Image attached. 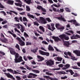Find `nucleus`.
<instances>
[{
  "label": "nucleus",
  "mask_w": 80,
  "mask_h": 80,
  "mask_svg": "<svg viewBox=\"0 0 80 80\" xmlns=\"http://www.w3.org/2000/svg\"><path fill=\"white\" fill-rule=\"evenodd\" d=\"M15 59H14L15 62V63H19L21 62H23L22 59V57L20 56L19 57V54L18 53H16L15 55ZM19 57V58H18Z\"/></svg>",
  "instance_id": "obj_1"
},
{
  "label": "nucleus",
  "mask_w": 80,
  "mask_h": 80,
  "mask_svg": "<svg viewBox=\"0 0 80 80\" xmlns=\"http://www.w3.org/2000/svg\"><path fill=\"white\" fill-rule=\"evenodd\" d=\"M64 55H66V56H64V57L65 58H68V57L67 56L68 55L70 56V57H71V58L72 60H73L74 61V60H78V58H75V57L72 56V53L70 52H64Z\"/></svg>",
  "instance_id": "obj_2"
},
{
  "label": "nucleus",
  "mask_w": 80,
  "mask_h": 80,
  "mask_svg": "<svg viewBox=\"0 0 80 80\" xmlns=\"http://www.w3.org/2000/svg\"><path fill=\"white\" fill-rule=\"evenodd\" d=\"M39 23L42 24H46L47 23V21L45 20V19L43 17H40V19L39 20H37Z\"/></svg>",
  "instance_id": "obj_3"
},
{
  "label": "nucleus",
  "mask_w": 80,
  "mask_h": 80,
  "mask_svg": "<svg viewBox=\"0 0 80 80\" xmlns=\"http://www.w3.org/2000/svg\"><path fill=\"white\" fill-rule=\"evenodd\" d=\"M59 37L62 40H69V37H66V35L65 34H62L59 36Z\"/></svg>",
  "instance_id": "obj_4"
},
{
  "label": "nucleus",
  "mask_w": 80,
  "mask_h": 80,
  "mask_svg": "<svg viewBox=\"0 0 80 80\" xmlns=\"http://www.w3.org/2000/svg\"><path fill=\"white\" fill-rule=\"evenodd\" d=\"M68 22L70 23L73 22V24L75 25V26H80V23L77 22L75 20H71L70 21H68Z\"/></svg>",
  "instance_id": "obj_5"
},
{
  "label": "nucleus",
  "mask_w": 80,
  "mask_h": 80,
  "mask_svg": "<svg viewBox=\"0 0 80 80\" xmlns=\"http://www.w3.org/2000/svg\"><path fill=\"white\" fill-rule=\"evenodd\" d=\"M15 2H19L20 3H15V5H16V6H19L20 7H22V1H20V0H15Z\"/></svg>",
  "instance_id": "obj_6"
},
{
  "label": "nucleus",
  "mask_w": 80,
  "mask_h": 80,
  "mask_svg": "<svg viewBox=\"0 0 80 80\" xmlns=\"http://www.w3.org/2000/svg\"><path fill=\"white\" fill-rule=\"evenodd\" d=\"M9 49L10 50V53L12 54V55H15V54L17 53H16V52H15V50H14V49H13V48H9Z\"/></svg>",
  "instance_id": "obj_7"
},
{
  "label": "nucleus",
  "mask_w": 80,
  "mask_h": 80,
  "mask_svg": "<svg viewBox=\"0 0 80 80\" xmlns=\"http://www.w3.org/2000/svg\"><path fill=\"white\" fill-rule=\"evenodd\" d=\"M4 74H5V75L8 78H12V79H13V80H15V78L13 77V76L12 75H11L10 73H4Z\"/></svg>",
  "instance_id": "obj_8"
},
{
  "label": "nucleus",
  "mask_w": 80,
  "mask_h": 80,
  "mask_svg": "<svg viewBox=\"0 0 80 80\" xmlns=\"http://www.w3.org/2000/svg\"><path fill=\"white\" fill-rule=\"evenodd\" d=\"M46 63L48 65L51 66V65H53V64H54V61L51 60H50L49 61H47V62H46Z\"/></svg>",
  "instance_id": "obj_9"
},
{
  "label": "nucleus",
  "mask_w": 80,
  "mask_h": 80,
  "mask_svg": "<svg viewBox=\"0 0 80 80\" xmlns=\"http://www.w3.org/2000/svg\"><path fill=\"white\" fill-rule=\"evenodd\" d=\"M0 41L5 43H8V39L5 38H4L3 39L0 38Z\"/></svg>",
  "instance_id": "obj_10"
},
{
  "label": "nucleus",
  "mask_w": 80,
  "mask_h": 80,
  "mask_svg": "<svg viewBox=\"0 0 80 80\" xmlns=\"http://www.w3.org/2000/svg\"><path fill=\"white\" fill-rule=\"evenodd\" d=\"M7 71H8V72H10V73H12L13 74H14V73H17L16 71H13V70H12V69H7Z\"/></svg>",
  "instance_id": "obj_11"
},
{
  "label": "nucleus",
  "mask_w": 80,
  "mask_h": 80,
  "mask_svg": "<svg viewBox=\"0 0 80 80\" xmlns=\"http://www.w3.org/2000/svg\"><path fill=\"white\" fill-rule=\"evenodd\" d=\"M1 1H2L3 0H0ZM5 1H7V3L8 4H9V5H13V3L14 1H10V0H3Z\"/></svg>",
  "instance_id": "obj_12"
},
{
  "label": "nucleus",
  "mask_w": 80,
  "mask_h": 80,
  "mask_svg": "<svg viewBox=\"0 0 80 80\" xmlns=\"http://www.w3.org/2000/svg\"><path fill=\"white\" fill-rule=\"evenodd\" d=\"M62 41L64 45H65L66 47H68V46L70 45L69 42L68 41H65L64 40H62Z\"/></svg>",
  "instance_id": "obj_13"
},
{
  "label": "nucleus",
  "mask_w": 80,
  "mask_h": 80,
  "mask_svg": "<svg viewBox=\"0 0 80 80\" xmlns=\"http://www.w3.org/2000/svg\"><path fill=\"white\" fill-rule=\"evenodd\" d=\"M43 77L45 78H47L48 79H50V80H55V78H52L50 77L49 76H43Z\"/></svg>",
  "instance_id": "obj_14"
},
{
  "label": "nucleus",
  "mask_w": 80,
  "mask_h": 80,
  "mask_svg": "<svg viewBox=\"0 0 80 80\" xmlns=\"http://www.w3.org/2000/svg\"><path fill=\"white\" fill-rule=\"evenodd\" d=\"M52 38L54 40V41H55V42H58V41H60V39L58 37L53 36L52 37Z\"/></svg>",
  "instance_id": "obj_15"
},
{
  "label": "nucleus",
  "mask_w": 80,
  "mask_h": 80,
  "mask_svg": "<svg viewBox=\"0 0 80 80\" xmlns=\"http://www.w3.org/2000/svg\"><path fill=\"white\" fill-rule=\"evenodd\" d=\"M73 53H75L77 56H80V51L76 50L73 51Z\"/></svg>",
  "instance_id": "obj_16"
},
{
  "label": "nucleus",
  "mask_w": 80,
  "mask_h": 80,
  "mask_svg": "<svg viewBox=\"0 0 80 80\" xmlns=\"http://www.w3.org/2000/svg\"><path fill=\"white\" fill-rule=\"evenodd\" d=\"M71 33L72 34H73V32L72 30H69L68 31V32H65V33L67 35H71V34L69 33Z\"/></svg>",
  "instance_id": "obj_17"
},
{
  "label": "nucleus",
  "mask_w": 80,
  "mask_h": 80,
  "mask_svg": "<svg viewBox=\"0 0 80 80\" xmlns=\"http://www.w3.org/2000/svg\"><path fill=\"white\" fill-rule=\"evenodd\" d=\"M27 16L29 18H32L34 19L36 18V19L37 20V18H36L35 17L33 16L32 15L30 14V13H28V14H27Z\"/></svg>",
  "instance_id": "obj_18"
},
{
  "label": "nucleus",
  "mask_w": 80,
  "mask_h": 80,
  "mask_svg": "<svg viewBox=\"0 0 80 80\" xmlns=\"http://www.w3.org/2000/svg\"><path fill=\"white\" fill-rule=\"evenodd\" d=\"M58 19L61 21H63V22H66V20L63 17H62V16H61V17L58 18Z\"/></svg>",
  "instance_id": "obj_19"
},
{
  "label": "nucleus",
  "mask_w": 80,
  "mask_h": 80,
  "mask_svg": "<svg viewBox=\"0 0 80 80\" xmlns=\"http://www.w3.org/2000/svg\"><path fill=\"white\" fill-rule=\"evenodd\" d=\"M48 49L49 50H51V51H53V50H54V49L53 48V47L50 45H49Z\"/></svg>",
  "instance_id": "obj_20"
},
{
  "label": "nucleus",
  "mask_w": 80,
  "mask_h": 80,
  "mask_svg": "<svg viewBox=\"0 0 80 80\" xmlns=\"http://www.w3.org/2000/svg\"><path fill=\"white\" fill-rule=\"evenodd\" d=\"M14 25H15L16 26H17V28L18 29H20L21 28L20 27H21L22 26V25L20 24V23H18V24H15Z\"/></svg>",
  "instance_id": "obj_21"
},
{
  "label": "nucleus",
  "mask_w": 80,
  "mask_h": 80,
  "mask_svg": "<svg viewBox=\"0 0 80 80\" xmlns=\"http://www.w3.org/2000/svg\"><path fill=\"white\" fill-rule=\"evenodd\" d=\"M39 28L40 30H41L43 32H45V28H43V27L40 26L39 27Z\"/></svg>",
  "instance_id": "obj_22"
},
{
  "label": "nucleus",
  "mask_w": 80,
  "mask_h": 80,
  "mask_svg": "<svg viewBox=\"0 0 80 80\" xmlns=\"http://www.w3.org/2000/svg\"><path fill=\"white\" fill-rule=\"evenodd\" d=\"M19 43L20 45L21 46H23L25 45V42L22 40L19 42Z\"/></svg>",
  "instance_id": "obj_23"
},
{
  "label": "nucleus",
  "mask_w": 80,
  "mask_h": 80,
  "mask_svg": "<svg viewBox=\"0 0 80 80\" xmlns=\"http://www.w3.org/2000/svg\"><path fill=\"white\" fill-rule=\"evenodd\" d=\"M37 57L38 58V59H39V60H40V61H42V60H43L44 59L43 58L39 55H38L37 56Z\"/></svg>",
  "instance_id": "obj_24"
},
{
  "label": "nucleus",
  "mask_w": 80,
  "mask_h": 80,
  "mask_svg": "<svg viewBox=\"0 0 80 80\" xmlns=\"http://www.w3.org/2000/svg\"><path fill=\"white\" fill-rule=\"evenodd\" d=\"M55 26L56 28H57V30H59L60 27L61 26L60 24L58 23H56L55 24Z\"/></svg>",
  "instance_id": "obj_25"
},
{
  "label": "nucleus",
  "mask_w": 80,
  "mask_h": 80,
  "mask_svg": "<svg viewBox=\"0 0 80 80\" xmlns=\"http://www.w3.org/2000/svg\"><path fill=\"white\" fill-rule=\"evenodd\" d=\"M56 58L58 60V61L59 62H61L62 60V58H61L60 57H57Z\"/></svg>",
  "instance_id": "obj_26"
},
{
  "label": "nucleus",
  "mask_w": 80,
  "mask_h": 80,
  "mask_svg": "<svg viewBox=\"0 0 80 80\" xmlns=\"http://www.w3.org/2000/svg\"><path fill=\"white\" fill-rule=\"evenodd\" d=\"M66 72H69L71 74V75H72L74 73V72H73L72 70H67L66 71Z\"/></svg>",
  "instance_id": "obj_27"
},
{
  "label": "nucleus",
  "mask_w": 80,
  "mask_h": 80,
  "mask_svg": "<svg viewBox=\"0 0 80 80\" xmlns=\"http://www.w3.org/2000/svg\"><path fill=\"white\" fill-rule=\"evenodd\" d=\"M32 0H24V2L28 4H30L32 2Z\"/></svg>",
  "instance_id": "obj_28"
},
{
  "label": "nucleus",
  "mask_w": 80,
  "mask_h": 80,
  "mask_svg": "<svg viewBox=\"0 0 80 80\" xmlns=\"http://www.w3.org/2000/svg\"><path fill=\"white\" fill-rule=\"evenodd\" d=\"M46 33L47 34V35H49V36L52 35V33H51L50 32L48 31H46Z\"/></svg>",
  "instance_id": "obj_29"
},
{
  "label": "nucleus",
  "mask_w": 80,
  "mask_h": 80,
  "mask_svg": "<svg viewBox=\"0 0 80 80\" xmlns=\"http://www.w3.org/2000/svg\"><path fill=\"white\" fill-rule=\"evenodd\" d=\"M51 25L52 27V28L53 30H55V28L54 27V26H55V24L53 23H51Z\"/></svg>",
  "instance_id": "obj_30"
},
{
  "label": "nucleus",
  "mask_w": 80,
  "mask_h": 80,
  "mask_svg": "<svg viewBox=\"0 0 80 80\" xmlns=\"http://www.w3.org/2000/svg\"><path fill=\"white\" fill-rule=\"evenodd\" d=\"M71 38L72 40H73V39H77V38L76 35L75 36V35H73V36L71 37Z\"/></svg>",
  "instance_id": "obj_31"
},
{
  "label": "nucleus",
  "mask_w": 80,
  "mask_h": 80,
  "mask_svg": "<svg viewBox=\"0 0 80 80\" xmlns=\"http://www.w3.org/2000/svg\"><path fill=\"white\" fill-rule=\"evenodd\" d=\"M39 53L41 55H45V52H43V51L40 50H39Z\"/></svg>",
  "instance_id": "obj_32"
},
{
  "label": "nucleus",
  "mask_w": 80,
  "mask_h": 80,
  "mask_svg": "<svg viewBox=\"0 0 80 80\" xmlns=\"http://www.w3.org/2000/svg\"><path fill=\"white\" fill-rule=\"evenodd\" d=\"M38 48H37L36 49L31 50V52H33V53H35L37 52V50H38Z\"/></svg>",
  "instance_id": "obj_33"
},
{
  "label": "nucleus",
  "mask_w": 80,
  "mask_h": 80,
  "mask_svg": "<svg viewBox=\"0 0 80 80\" xmlns=\"http://www.w3.org/2000/svg\"><path fill=\"white\" fill-rule=\"evenodd\" d=\"M70 66V65L69 64H67L64 65V67L66 68L67 69H68V68Z\"/></svg>",
  "instance_id": "obj_34"
},
{
  "label": "nucleus",
  "mask_w": 80,
  "mask_h": 80,
  "mask_svg": "<svg viewBox=\"0 0 80 80\" xmlns=\"http://www.w3.org/2000/svg\"><path fill=\"white\" fill-rule=\"evenodd\" d=\"M32 72H33L35 73H40V71L38 70H32Z\"/></svg>",
  "instance_id": "obj_35"
},
{
  "label": "nucleus",
  "mask_w": 80,
  "mask_h": 80,
  "mask_svg": "<svg viewBox=\"0 0 80 80\" xmlns=\"http://www.w3.org/2000/svg\"><path fill=\"white\" fill-rule=\"evenodd\" d=\"M64 29H65V28L63 26H60L59 30H60L61 31H62Z\"/></svg>",
  "instance_id": "obj_36"
},
{
  "label": "nucleus",
  "mask_w": 80,
  "mask_h": 80,
  "mask_svg": "<svg viewBox=\"0 0 80 80\" xmlns=\"http://www.w3.org/2000/svg\"><path fill=\"white\" fill-rule=\"evenodd\" d=\"M53 10L54 12H59V9L55 8H53Z\"/></svg>",
  "instance_id": "obj_37"
},
{
  "label": "nucleus",
  "mask_w": 80,
  "mask_h": 80,
  "mask_svg": "<svg viewBox=\"0 0 80 80\" xmlns=\"http://www.w3.org/2000/svg\"><path fill=\"white\" fill-rule=\"evenodd\" d=\"M33 23L34 25H36V26H38L39 25V24L37 21L33 22Z\"/></svg>",
  "instance_id": "obj_38"
},
{
  "label": "nucleus",
  "mask_w": 80,
  "mask_h": 80,
  "mask_svg": "<svg viewBox=\"0 0 80 80\" xmlns=\"http://www.w3.org/2000/svg\"><path fill=\"white\" fill-rule=\"evenodd\" d=\"M20 30L22 33H23V32H24V27H23V26H22L21 27V29H20Z\"/></svg>",
  "instance_id": "obj_39"
},
{
  "label": "nucleus",
  "mask_w": 80,
  "mask_h": 80,
  "mask_svg": "<svg viewBox=\"0 0 80 80\" xmlns=\"http://www.w3.org/2000/svg\"><path fill=\"white\" fill-rule=\"evenodd\" d=\"M47 27L49 30H52V28H51V26H50V25L49 24H48L47 25Z\"/></svg>",
  "instance_id": "obj_40"
},
{
  "label": "nucleus",
  "mask_w": 80,
  "mask_h": 80,
  "mask_svg": "<svg viewBox=\"0 0 80 80\" xmlns=\"http://www.w3.org/2000/svg\"><path fill=\"white\" fill-rule=\"evenodd\" d=\"M29 75H32V76H33L34 77H37V75L36 74H33V73H30L29 74Z\"/></svg>",
  "instance_id": "obj_41"
},
{
  "label": "nucleus",
  "mask_w": 80,
  "mask_h": 80,
  "mask_svg": "<svg viewBox=\"0 0 80 80\" xmlns=\"http://www.w3.org/2000/svg\"><path fill=\"white\" fill-rule=\"evenodd\" d=\"M60 74H63L65 75V74H66L67 73L63 71H61L59 72Z\"/></svg>",
  "instance_id": "obj_42"
},
{
  "label": "nucleus",
  "mask_w": 80,
  "mask_h": 80,
  "mask_svg": "<svg viewBox=\"0 0 80 80\" xmlns=\"http://www.w3.org/2000/svg\"><path fill=\"white\" fill-rule=\"evenodd\" d=\"M65 9L66 12H71L70 9L68 8H66Z\"/></svg>",
  "instance_id": "obj_43"
},
{
  "label": "nucleus",
  "mask_w": 80,
  "mask_h": 80,
  "mask_svg": "<svg viewBox=\"0 0 80 80\" xmlns=\"http://www.w3.org/2000/svg\"><path fill=\"white\" fill-rule=\"evenodd\" d=\"M24 37H29V36H28V34H27V33L25 32H24Z\"/></svg>",
  "instance_id": "obj_44"
},
{
  "label": "nucleus",
  "mask_w": 80,
  "mask_h": 80,
  "mask_svg": "<svg viewBox=\"0 0 80 80\" xmlns=\"http://www.w3.org/2000/svg\"><path fill=\"white\" fill-rule=\"evenodd\" d=\"M23 22H28V20H27V18L25 17H23Z\"/></svg>",
  "instance_id": "obj_45"
},
{
  "label": "nucleus",
  "mask_w": 80,
  "mask_h": 80,
  "mask_svg": "<svg viewBox=\"0 0 80 80\" xmlns=\"http://www.w3.org/2000/svg\"><path fill=\"white\" fill-rule=\"evenodd\" d=\"M46 75H50V76L53 75V74L52 73H50L47 72H46Z\"/></svg>",
  "instance_id": "obj_46"
},
{
  "label": "nucleus",
  "mask_w": 80,
  "mask_h": 80,
  "mask_svg": "<svg viewBox=\"0 0 80 80\" xmlns=\"http://www.w3.org/2000/svg\"><path fill=\"white\" fill-rule=\"evenodd\" d=\"M16 48H17L19 50H20V47L19 46V45H18V44H17L15 46Z\"/></svg>",
  "instance_id": "obj_47"
},
{
  "label": "nucleus",
  "mask_w": 80,
  "mask_h": 80,
  "mask_svg": "<svg viewBox=\"0 0 80 80\" xmlns=\"http://www.w3.org/2000/svg\"><path fill=\"white\" fill-rule=\"evenodd\" d=\"M26 10L27 11H30V7L29 6H26Z\"/></svg>",
  "instance_id": "obj_48"
},
{
  "label": "nucleus",
  "mask_w": 80,
  "mask_h": 80,
  "mask_svg": "<svg viewBox=\"0 0 80 80\" xmlns=\"http://www.w3.org/2000/svg\"><path fill=\"white\" fill-rule=\"evenodd\" d=\"M14 19L15 20V21L16 22H19V19H18V18H17V17H15L14 18Z\"/></svg>",
  "instance_id": "obj_49"
},
{
  "label": "nucleus",
  "mask_w": 80,
  "mask_h": 80,
  "mask_svg": "<svg viewBox=\"0 0 80 80\" xmlns=\"http://www.w3.org/2000/svg\"><path fill=\"white\" fill-rule=\"evenodd\" d=\"M16 39L17 40L19 41V42H21L22 40V39L18 37H17Z\"/></svg>",
  "instance_id": "obj_50"
},
{
  "label": "nucleus",
  "mask_w": 80,
  "mask_h": 80,
  "mask_svg": "<svg viewBox=\"0 0 80 80\" xmlns=\"http://www.w3.org/2000/svg\"><path fill=\"white\" fill-rule=\"evenodd\" d=\"M46 20L48 21V22H52V21H51V20L50 19V18H46Z\"/></svg>",
  "instance_id": "obj_51"
},
{
  "label": "nucleus",
  "mask_w": 80,
  "mask_h": 80,
  "mask_svg": "<svg viewBox=\"0 0 80 80\" xmlns=\"http://www.w3.org/2000/svg\"><path fill=\"white\" fill-rule=\"evenodd\" d=\"M49 55H50V54L49 53V52H45L44 55H46V56H49Z\"/></svg>",
  "instance_id": "obj_52"
},
{
  "label": "nucleus",
  "mask_w": 80,
  "mask_h": 80,
  "mask_svg": "<svg viewBox=\"0 0 80 80\" xmlns=\"http://www.w3.org/2000/svg\"><path fill=\"white\" fill-rule=\"evenodd\" d=\"M14 30H15V32H17L18 33H20V32L19 30H18V29H17V28H15Z\"/></svg>",
  "instance_id": "obj_53"
},
{
  "label": "nucleus",
  "mask_w": 80,
  "mask_h": 80,
  "mask_svg": "<svg viewBox=\"0 0 80 80\" xmlns=\"http://www.w3.org/2000/svg\"><path fill=\"white\" fill-rule=\"evenodd\" d=\"M72 68L73 69H80V68H77V67L76 66H72Z\"/></svg>",
  "instance_id": "obj_54"
},
{
  "label": "nucleus",
  "mask_w": 80,
  "mask_h": 80,
  "mask_svg": "<svg viewBox=\"0 0 80 80\" xmlns=\"http://www.w3.org/2000/svg\"><path fill=\"white\" fill-rule=\"evenodd\" d=\"M53 5L55 7H56L57 8H58V7L60 6V4H58V5H57V4H53Z\"/></svg>",
  "instance_id": "obj_55"
},
{
  "label": "nucleus",
  "mask_w": 80,
  "mask_h": 80,
  "mask_svg": "<svg viewBox=\"0 0 80 80\" xmlns=\"http://www.w3.org/2000/svg\"><path fill=\"white\" fill-rule=\"evenodd\" d=\"M7 23V21L5 20L2 22V25H4V24H5V23Z\"/></svg>",
  "instance_id": "obj_56"
},
{
  "label": "nucleus",
  "mask_w": 80,
  "mask_h": 80,
  "mask_svg": "<svg viewBox=\"0 0 80 80\" xmlns=\"http://www.w3.org/2000/svg\"><path fill=\"white\" fill-rule=\"evenodd\" d=\"M17 80H21V78L19 76H17L16 77Z\"/></svg>",
  "instance_id": "obj_57"
},
{
  "label": "nucleus",
  "mask_w": 80,
  "mask_h": 80,
  "mask_svg": "<svg viewBox=\"0 0 80 80\" xmlns=\"http://www.w3.org/2000/svg\"><path fill=\"white\" fill-rule=\"evenodd\" d=\"M42 43L43 44H45V45H48V43L47 42H46V41H43L42 42Z\"/></svg>",
  "instance_id": "obj_58"
},
{
  "label": "nucleus",
  "mask_w": 80,
  "mask_h": 80,
  "mask_svg": "<svg viewBox=\"0 0 80 80\" xmlns=\"http://www.w3.org/2000/svg\"><path fill=\"white\" fill-rule=\"evenodd\" d=\"M37 8L38 10H40V9L42 10V6H39L37 7Z\"/></svg>",
  "instance_id": "obj_59"
},
{
  "label": "nucleus",
  "mask_w": 80,
  "mask_h": 80,
  "mask_svg": "<svg viewBox=\"0 0 80 80\" xmlns=\"http://www.w3.org/2000/svg\"><path fill=\"white\" fill-rule=\"evenodd\" d=\"M67 76H65L64 77H61V79H62V80H65V79H67Z\"/></svg>",
  "instance_id": "obj_60"
},
{
  "label": "nucleus",
  "mask_w": 80,
  "mask_h": 80,
  "mask_svg": "<svg viewBox=\"0 0 80 80\" xmlns=\"http://www.w3.org/2000/svg\"><path fill=\"white\" fill-rule=\"evenodd\" d=\"M64 11V9H60V10H59V12H61L62 13H63Z\"/></svg>",
  "instance_id": "obj_61"
},
{
  "label": "nucleus",
  "mask_w": 80,
  "mask_h": 80,
  "mask_svg": "<svg viewBox=\"0 0 80 80\" xmlns=\"http://www.w3.org/2000/svg\"><path fill=\"white\" fill-rule=\"evenodd\" d=\"M17 10H19V11H22L23 10L21 8H16Z\"/></svg>",
  "instance_id": "obj_62"
},
{
  "label": "nucleus",
  "mask_w": 80,
  "mask_h": 80,
  "mask_svg": "<svg viewBox=\"0 0 80 80\" xmlns=\"http://www.w3.org/2000/svg\"><path fill=\"white\" fill-rule=\"evenodd\" d=\"M0 53L2 55H5V53L3 52L2 51H0Z\"/></svg>",
  "instance_id": "obj_63"
},
{
  "label": "nucleus",
  "mask_w": 80,
  "mask_h": 80,
  "mask_svg": "<svg viewBox=\"0 0 80 80\" xmlns=\"http://www.w3.org/2000/svg\"><path fill=\"white\" fill-rule=\"evenodd\" d=\"M27 58L29 60H32V59H33V58H32L30 56H27Z\"/></svg>",
  "instance_id": "obj_64"
}]
</instances>
